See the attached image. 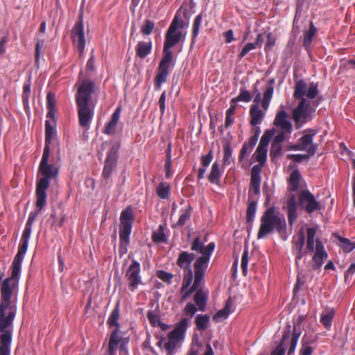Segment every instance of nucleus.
<instances>
[{
	"instance_id": "1",
	"label": "nucleus",
	"mask_w": 355,
	"mask_h": 355,
	"mask_svg": "<svg viewBox=\"0 0 355 355\" xmlns=\"http://www.w3.org/2000/svg\"><path fill=\"white\" fill-rule=\"evenodd\" d=\"M214 249L215 244L213 242L205 245L199 237L193 240L191 250L199 253L200 256L193 262L194 277L190 279L183 277L180 289L181 302L186 301L201 285L204 284V277L208 268L211 255Z\"/></svg>"
},
{
	"instance_id": "2",
	"label": "nucleus",
	"mask_w": 355,
	"mask_h": 355,
	"mask_svg": "<svg viewBox=\"0 0 355 355\" xmlns=\"http://www.w3.org/2000/svg\"><path fill=\"white\" fill-rule=\"evenodd\" d=\"M77 89L75 100L79 125L86 130L90 128L94 116V110L98 102L96 87L94 82L89 79L79 80L75 85Z\"/></svg>"
},
{
	"instance_id": "3",
	"label": "nucleus",
	"mask_w": 355,
	"mask_h": 355,
	"mask_svg": "<svg viewBox=\"0 0 355 355\" xmlns=\"http://www.w3.org/2000/svg\"><path fill=\"white\" fill-rule=\"evenodd\" d=\"M318 93V85L311 83L307 86L306 83L300 80L296 82L294 88L293 97L300 100L296 107L293 110L292 119L295 123L296 129L302 128L308 121L311 119V112H313L310 105L309 99L314 98Z\"/></svg>"
},
{
	"instance_id": "4",
	"label": "nucleus",
	"mask_w": 355,
	"mask_h": 355,
	"mask_svg": "<svg viewBox=\"0 0 355 355\" xmlns=\"http://www.w3.org/2000/svg\"><path fill=\"white\" fill-rule=\"evenodd\" d=\"M28 248L19 245L18 252L12 263V272L6 278L1 287L0 303L17 306V292L21 263Z\"/></svg>"
},
{
	"instance_id": "5",
	"label": "nucleus",
	"mask_w": 355,
	"mask_h": 355,
	"mask_svg": "<svg viewBox=\"0 0 355 355\" xmlns=\"http://www.w3.org/2000/svg\"><path fill=\"white\" fill-rule=\"evenodd\" d=\"M17 306L0 303V355H10L12 343V327Z\"/></svg>"
},
{
	"instance_id": "6",
	"label": "nucleus",
	"mask_w": 355,
	"mask_h": 355,
	"mask_svg": "<svg viewBox=\"0 0 355 355\" xmlns=\"http://www.w3.org/2000/svg\"><path fill=\"white\" fill-rule=\"evenodd\" d=\"M50 151V148H44L38 168V174L42 175L37 182L35 192V194L39 196L40 204L44 202V196H46V190L49 187L50 180L56 178L58 173V168L49 164Z\"/></svg>"
},
{
	"instance_id": "7",
	"label": "nucleus",
	"mask_w": 355,
	"mask_h": 355,
	"mask_svg": "<svg viewBox=\"0 0 355 355\" xmlns=\"http://www.w3.org/2000/svg\"><path fill=\"white\" fill-rule=\"evenodd\" d=\"M188 325V319L182 318L166 337L162 336L159 338L157 345L159 348L165 349L167 355H173L183 340Z\"/></svg>"
},
{
	"instance_id": "8",
	"label": "nucleus",
	"mask_w": 355,
	"mask_h": 355,
	"mask_svg": "<svg viewBox=\"0 0 355 355\" xmlns=\"http://www.w3.org/2000/svg\"><path fill=\"white\" fill-rule=\"evenodd\" d=\"M284 218L279 217L275 214L272 208L268 209L261 218V225L257 234V239H261L276 229L281 232L286 229Z\"/></svg>"
},
{
	"instance_id": "9",
	"label": "nucleus",
	"mask_w": 355,
	"mask_h": 355,
	"mask_svg": "<svg viewBox=\"0 0 355 355\" xmlns=\"http://www.w3.org/2000/svg\"><path fill=\"white\" fill-rule=\"evenodd\" d=\"M300 335L301 331L299 324H295L293 327L288 324L284 329L280 344L272 352L271 355H284L286 347H288V355L294 352Z\"/></svg>"
},
{
	"instance_id": "10",
	"label": "nucleus",
	"mask_w": 355,
	"mask_h": 355,
	"mask_svg": "<svg viewBox=\"0 0 355 355\" xmlns=\"http://www.w3.org/2000/svg\"><path fill=\"white\" fill-rule=\"evenodd\" d=\"M133 220L134 214L132 209L130 207H127L125 209L122 211L120 216L121 225L119 227V250L123 254H125L127 252L126 247L129 244L130 235L132 231Z\"/></svg>"
},
{
	"instance_id": "11",
	"label": "nucleus",
	"mask_w": 355,
	"mask_h": 355,
	"mask_svg": "<svg viewBox=\"0 0 355 355\" xmlns=\"http://www.w3.org/2000/svg\"><path fill=\"white\" fill-rule=\"evenodd\" d=\"M175 65V60L171 50L163 49L162 58L159 63L157 73L155 78V86L157 89H159L162 84L167 80L171 68Z\"/></svg>"
},
{
	"instance_id": "12",
	"label": "nucleus",
	"mask_w": 355,
	"mask_h": 355,
	"mask_svg": "<svg viewBox=\"0 0 355 355\" xmlns=\"http://www.w3.org/2000/svg\"><path fill=\"white\" fill-rule=\"evenodd\" d=\"M298 200L301 209L309 214L320 211L323 209L321 202L309 190L301 191Z\"/></svg>"
},
{
	"instance_id": "13",
	"label": "nucleus",
	"mask_w": 355,
	"mask_h": 355,
	"mask_svg": "<svg viewBox=\"0 0 355 355\" xmlns=\"http://www.w3.org/2000/svg\"><path fill=\"white\" fill-rule=\"evenodd\" d=\"M196 255L193 252L181 251L176 260V264L183 270V277L187 279L194 277V270L192 269V263L196 261Z\"/></svg>"
},
{
	"instance_id": "14",
	"label": "nucleus",
	"mask_w": 355,
	"mask_h": 355,
	"mask_svg": "<svg viewBox=\"0 0 355 355\" xmlns=\"http://www.w3.org/2000/svg\"><path fill=\"white\" fill-rule=\"evenodd\" d=\"M140 272V263L136 260H132L125 275L128 288L132 292L137 288L139 285L142 284V279Z\"/></svg>"
},
{
	"instance_id": "15",
	"label": "nucleus",
	"mask_w": 355,
	"mask_h": 355,
	"mask_svg": "<svg viewBox=\"0 0 355 355\" xmlns=\"http://www.w3.org/2000/svg\"><path fill=\"white\" fill-rule=\"evenodd\" d=\"M179 27L180 20L179 18L175 16L166 31L163 49L171 50L172 47L180 42L182 33L178 31Z\"/></svg>"
},
{
	"instance_id": "16",
	"label": "nucleus",
	"mask_w": 355,
	"mask_h": 355,
	"mask_svg": "<svg viewBox=\"0 0 355 355\" xmlns=\"http://www.w3.org/2000/svg\"><path fill=\"white\" fill-rule=\"evenodd\" d=\"M71 39L74 46L78 49L80 56L83 55L86 40L84 32L83 20L80 18L74 24L71 30Z\"/></svg>"
},
{
	"instance_id": "17",
	"label": "nucleus",
	"mask_w": 355,
	"mask_h": 355,
	"mask_svg": "<svg viewBox=\"0 0 355 355\" xmlns=\"http://www.w3.org/2000/svg\"><path fill=\"white\" fill-rule=\"evenodd\" d=\"M315 135V130H309V133L303 135L291 148L294 150H304L309 155H313L318 150V144L313 143V137Z\"/></svg>"
},
{
	"instance_id": "18",
	"label": "nucleus",
	"mask_w": 355,
	"mask_h": 355,
	"mask_svg": "<svg viewBox=\"0 0 355 355\" xmlns=\"http://www.w3.org/2000/svg\"><path fill=\"white\" fill-rule=\"evenodd\" d=\"M260 168L253 166L251 170V178L248 191V200L257 201L260 194L261 175Z\"/></svg>"
},
{
	"instance_id": "19",
	"label": "nucleus",
	"mask_w": 355,
	"mask_h": 355,
	"mask_svg": "<svg viewBox=\"0 0 355 355\" xmlns=\"http://www.w3.org/2000/svg\"><path fill=\"white\" fill-rule=\"evenodd\" d=\"M305 243V236L303 229H300L299 232L293 236L292 239V250L293 254L295 255V263L298 266L299 261L304 257L306 254V250H304Z\"/></svg>"
},
{
	"instance_id": "20",
	"label": "nucleus",
	"mask_w": 355,
	"mask_h": 355,
	"mask_svg": "<svg viewBox=\"0 0 355 355\" xmlns=\"http://www.w3.org/2000/svg\"><path fill=\"white\" fill-rule=\"evenodd\" d=\"M117 159L118 150L113 147L108 152L105 161L102 174L104 179L108 180L111 177L113 169L116 165Z\"/></svg>"
},
{
	"instance_id": "21",
	"label": "nucleus",
	"mask_w": 355,
	"mask_h": 355,
	"mask_svg": "<svg viewBox=\"0 0 355 355\" xmlns=\"http://www.w3.org/2000/svg\"><path fill=\"white\" fill-rule=\"evenodd\" d=\"M273 84H274L273 79L270 80L268 81V85L266 87V88L263 92V99H261V93L260 92L257 93V94L255 95V97L254 98V105H259V104L260 103H261L262 107L265 110H268L270 103V101L272 99V95H273V92H274Z\"/></svg>"
},
{
	"instance_id": "22",
	"label": "nucleus",
	"mask_w": 355,
	"mask_h": 355,
	"mask_svg": "<svg viewBox=\"0 0 355 355\" xmlns=\"http://www.w3.org/2000/svg\"><path fill=\"white\" fill-rule=\"evenodd\" d=\"M327 257V253L324 250V247L322 241L318 239H316L315 251L312 258V268L314 270L320 269L323 264L324 260L326 259Z\"/></svg>"
},
{
	"instance_id": "23",
	"label": "nucleus",
	"mask_w": 355,
	"mask_h": 355,
	"mask_svg": "<svg viewBox=\"0 0 355 355\" xmlns=\"http://www.w3.org/2000/svg\"><path fill=\"white\" fill-rule=\"evenodd\" d=\"M287 118L288 115L286 111L278 112L274 121V125L279 130H285L287 133H291L292 125Z\"/></svg>"
},
{
	"instance_id": "24",
	"label": "nucleus",
	"mask_w": 355,
	"mask_h": 355,
	"mask_svg": "<svg viewBox=\"0 0 355 355\" xmlns=\"http://www.w3.org/2000/svg\"><path fill=\"white\" fill-rule=\"evenodd\" d=\"M288 211V221L291 226L293 225L297 218V205L295 195H291L286 202Z\"/></svg>"
},
{
	"instance_id": "25",
	"label": "nucleus",
	"mask_w": 355,
	"mask_h": 355,
	"mask_svg": "<svg viewBox=\"0 0 355 355\" xmlns=\"http://www.w3.org/2000/svg\"><path fill=\"white\" fill-rule=\"evenodd\" d=\"M121 107H117L112 115L110 121L105 125L103 132L107 135H114L116 133L117 123L121 116Z\"/></svg>"
},
{
	"instance_id": "26",
	"label": "nucleus",
	"mask_w": 355,
	"mask_h": 355,
	"mask_svg": "<svg viewBox=\"0 0 355 355\" xmlns=\"http://www.w3.org/2000/svg\"><path fill=\"white\" fill-rule=\"evenodd\" d=\"M208 300V292L202 289H198L193 296L195 305H196L200 311H205Z\"/></svg>"
},
{
	"instance_id": "27",
	"label": "nucleus",
	"mask_w": 355,
	"mask_h": 355,
	"mask_svg": "<svg viewBox=\"0 0 355 355\" xmlns=\"http://www.w3.org/2000/svg\"><path fill=\"white\" fill-rule=\"evenodd\" d=\"M250 115L251 118L250 124L253 126H256L261 123L265 114L260 110L259 105H252L250 110Z\"/></svg>"
},
{
	"instance_id": "28",
	"label": "nucleus",
	"mask_w": 355,
	"mask_h": 355,
	"mask_svg": "<svg viewBox=\"0 0 355 355\" xmlns=\"http://www.w3.org/2000/svg\"><path fill=\"white\" fill-rule=\"evenodd\" d=\"M152 50L151 42H139L136 46V55L139 58L144 59L148 54L150 53Z\"/></svg>"
},
{
	"instance_id": "29",
	"label": "nucleus",
	"mask_w": 355,
	"mask_h": 355,
	"mask_svg": "<svg viewBox=\"0 0 355 355\" xmlns=\"http://www.w3.org/2000/svg\"><path fill=\"white\" fill-rule=\"evenodd\" d=\"M35 195H36V198H37L36 203H35V211H32L29 214L28 220L26 223V225H28L30 226H33V224L35 218H37V216H38V214L41 211V210L44 207V206L46 205V196H45L44 202L40 204L39 196L37 194H35Z\"/></svg>"
},
{
	"instance_id": "30",
	"label": "nucleus",
	"mask_w": 355,
	"mask_h": 355,
	"mask_svg": "<svg viewBox=\"0 0 355 355\" xmlns=\"http://www.w3.org/2000/svg\"><path fill=\"white\" fill-rule=\"evenodd\" d=\"M233 305V302L230 298H229L226 303L225 306L223 309L219 310L213 317V320L216 322H219L227 318L231 311V307Z\"/></svg>"
},
{
	"instance_id": "31",
	"label": "nucleus",
	"mask_w": 355,
	"mask_h": 355,
	"mask_svg": "<svg viewBox=\"0 0 355 355\" xmlns=\"http://www.w3.org/2000/svg\"><path fill=\"white\" fill-rule=\"evenodd\" d=\"M54 121L46 120L45 121V146L44 148H50L52 139L55 135Z\"/></svg>"
},
{
	"instance_id": "32",
	"label": "nucleus",
	"mask_w": 355,
	"mask_h": 355,
	"mask_svg": "<svg viewBox=\"0 0 355 355\" xmlns=\"http://www.w3.org/2000/svg\"><path fill=\"white\" fill-rule=\"evenodd\" d=\"M301 178L300 173L298 170L292 171L288 179V189L291 191H295L299 188L300 180Z\"/></svg>"
},
{
	"instance_id": "33",
	"label": "nucleus",
	"mask_w": 355,
	"mask_h": 355,
	"mask_svg": "<svg viewBox=\"0 0 355 355\" xmlns=\"http://www.w3.org/2000/svg\"><path fill=\"white\" fill-rule=\"evenodd\" d=\"M316 232L317 230L315 227H309L306 230L307 239L306 249L308 251L313 252L314 250H315V241L314 239Z\"/></svg>"
},
{
	"instance_id": "34",
	"label": "nucleus",
	"mask_w": 355,
	"mask_h": 355,
	"mask_svg": "<svg viewBox=\"0 0 355 355\" xmlns=\"http://www.w3.org/2000/svg\"><path fill=\"white\" fill-rule=\"evenodd\" d=\"M334 314L335 311L332 309L322 313L320 316V322L326 329H329L331 328Z\"/></svg>"
},
{
	"instance_id": "35",
	"label": "nucleus",
	"mask_w": 355,
	"mask_h": 355,
	"mask_svg": "<svg viewBox=\"0 0 355 355\" xmlns=\"http://www.w3.org/2000/svg\"><path fill=\"white\" fill-rule=\"evenodd\" d=\"M267 151H268V149H264V148L257 147V148L254 154L255 160L257 162H259V164H256L255 166H259L260 172L261 171L262 166L265 164V163L266 162Z\"/></svg>"
},
{
	"instance_id": "36",
	"label": "nucleus",
	"mask_w": 355,
	"mask_h": 355,
	"mask_svg": "<svg viewBox=\"0 0 355 355\" xmlns=\"http://www.w3.org/2000/svg\"><path fill=\"white\" fill-rule=\"evenodd\" d=\"M220 178V172L218 164L216 162L212 164L211 172L209 175L208 179L210 182L218 184Z\"/></svg>"
},
{
	"instance_id": "37",
	"label": "nucleus",
	"mask_w": 355,
	"mask_h": 355,
	"mask_svg": "<svg viewBox=\"0 0 355 355\" xmlns=\"http://www.w3.org/2000/svg\"><path fill=\"white\" fill-rule=\"evenodd\" d=\"M196 327L200 331H203L207 328L209 323V316L205 315H198L195 320Z\"/></svg>"
},
{
	"instance_id": "38",
	"label": "nucleus",
	"mask_w": 355,
	"mask_h": 355,
	"mask_svg": "<svg viewBox=\"0 0 355 355\" xmlns=\"http://www.w3.org/2000/svg\"><path fill=\"white\" fill-rule=\"evenodd\" d=\"M192 212V208L190 206L184 210H181L180 218L177 222L176 225L179 227L184 226L187 222L190 219Z\"/></svg>"
},
{
	"instance_id": "39",
	"label": "nucleus",
	"mask_w": 355,
	"mask_h": 355,
	"mask_svg": "<svg viewBox=\"0 0 355 355\" xmlns=\"http://www.w3.org/2000/svg\"><path fill=\"white\" fill-rule=\"evenodd\" d=\"M119 316H120L119 308L118 306H116L112 310V311L107 320V324L110 327H115L116 328L119 329V324L118 322Z\"/></svg>"
},
{
	"instance_id": "40",
	"label": "nucleus",
	"mask_w": 355,
	"mask_h": 355,
	"mask_svg": "<svg viewBox=\"0 0 355 355\" xmlns=\"http://www.w3.org/2000/svg\"><path fill=\"white\" fill-rule=\"evenodd\" d=\"M316 32L317 30L315 27L313 26V23H311L309 29L304 34V45L306 48L310 46Z\"/></svg>"
},
{
	"instance_id": "41",
	"label": "nucleus",
	"mask_w": 355,
	"mask_h": 355,
	"mask_svg": "<svg viewBox=\"0 0 355 355\" xmlns=\"http://www.w3.org/2000/svg\"><path fill=\"white\" fill-rule=\"evenodd\" d=\"M257 210V200H248V205L247 209V221L252 222L254 218L255 213Z\"/></svg>"
},
{
	"instance_id": "42",
	"label": "nucleus",
	"mask_w": 355,
	"mask_h": 355,
	"mask_svg": "<svg viewBox=\"0 0 355 355\" xmlns=\"http://www.w3.org/2000/svg\"><path fill=\"white\" fill-rule=\"evenodd\" d=\"M31 232H32V226L26 225L24 232L22 233L21 238V241H20V243H19L20 246H24V247L28 248Z\"/></svg>"
},
{
	"instance_id": "43",
	"label": "nucleus",
	"mask_w": 355,
	"mask_h": 355,
	"mask_svg": "<svg viewBox=\"0 0 355 355\" xmlns=\"http://www.w3.org/2000/svg\"><path fill=\"white\" fill-rule=\"evenodd\" d=\"M170 191V187L168 184H165L160 182L156 189L157 195L162 199H166L168 197Z\"/></svg>"
},
{
	"instance_id": "44",
	"label": "nucleus",
	"mask_w": 355,
	"mask_h": 355,
	"mask_svg": "<svg viewBox=\"0 0 355 355\" xmlns=\"http://www.w3.org/2000/svg\"><path fill=\"white\" fill-rule=\"evenodd\" d=\"M152 239L156 243H162L166 241L164 227L162 225H159L157 230L153 233Z\"/></svg>"
},
{
	"instance_id": "45",
	"label": "nucleus",
	"mask_w": 355,
	"mask_h": 355,
	"mask_svg": "<svg viewBox=\"0 0 355 355\" xmlns=\"http://www.w3.org/2000/svg\"><path fill=\"white\" fill-rule=\"evenodd\" d=\"M119 329L115 328L114 331L111 334L110 341H109V351H114L117 345L120 342L121 338L118 335V331Z\"/></svg>"
},
{
	"instance_id": "46",
	"label": "nucleus",
	"mask_w": 355,
	"mask_h": 355,
	"mask_svg": "<svg viewBox=\"0 0 355 355\" xmlns=\"http://www.w3.org/2000/svg\"><path fill=\"white\" fill-rule=\"evenodd\" d=\"M223 165H230L232 162V149L230 144L224 146Z\"/></svg>"
},
{
	"instance_id": "47",
	"label": "nucleus",
	"mask_w": 355,
	"mask_h": 355,
	"mask_svg": "<svg viewBox=\"0 0 355 355\" xmlns=\"http://www.w3.org/2000/svg\"><path fill=\"white\" fill-rule=\"evenodd\" d=\"M339 241L340 247L345 252L348 253L355 249V242H352L349 239L345 238H340Z\"/></svg>"
},
{
	"instance_id": "48",
	"label": "nucleus",
	"mask_w": 355,
	"mask_h": 355,
	"mask_svg": "<svg viewBox=\"0 0 355 355\" xmlns=\"http://www.w3.org/2000/svg\"><path fill=\"white\" fill-rule=\"evenodd\" d=\"M154 28H155L154 22L150 19H146L144 21V24L141 27V33L144 35H149L152 33Z\"/></svg>"
},
{
	"instance_id": "49",
	"label": "nucleus",
	"mask_w": 355,
	"mask_h": 355,
	"mask_svg": "<svg viewBox=\"0 0 355 355\" xmlns=\"http://www.w3.org/2000/svg\"><path fill=\"white\" fill-rule=\"evenodd\" d=\"M31 94V82L30 80L25 82L23 85V94H22V101L24 106L28 105L29 102V96Z\"/></svg>"
},
{
	"instance_id": "50",
	"label": "nucleus",
	"mask_w": 355,
	"mask_h": 355,
	"mask_svg": "<svg viewBox=\"0 0 355 355\" xmlns=\"http://www.w3.org/2000/svg\"><path fill=\"white\" fill-rule=\"evenodd\" d=\"M272 136V132L270 130L266 131L261 138L258 147L267 149Z\"/></svg>"
},
{
	"instance_id": "51",
	"label": "nucleus",
	"mask_w": 355,
	"mask_h": 355,
	"mask_svg": "<svg viewBox=\"0 0 355 355\" xmlns=\"http://www.w3.org/2000/svg\"><path fill=\"white\" fill-rule=\"evenodd\" d=\"M201 23H202V15H198L195 17L193 23V33H192V41L193 42L198 35Z\"/></svg>"
},
{
	"instance_id": "52",
	"label": "nucleus",
	"mask_w": 355,
	"mask_h": 355,
	"mask_svg": "<svg viewBox=\"0 0 355 355\" xmlns=\"http://www.w3.org/2000/svg\"><path fill=\"white\" fill-rule=\"evenodd\" d=\"M147 318L150 323L153 327H157L159 324L160 318L157 313L155 311L150 310L147 313Z\"/></svg>"
},
{
	"instance_id": "53",
	"label": "nucleus",
	"mask_w": 355,
	"mask_h": 355,
	"mask_svg": "<svg viewBox=\"0 0 355 355\" xmlns=\"http://www.w3.org/2000/svg\"><path fill=\"white\" fill-rule=\"evenodd\" d=\"M171 145L169 144L168 146L167 159H166V160L165 162V164H164L166 178H171Z\"/></svg>"
},
{
	"instance_id": "54",
	"label": "nucleus",
	"mask_w": 355,
	"mask_h": 355,
	"mask_svg": "<svg viewBox=\"0 0 355 355\" xmlns=\"http://www.w3.org/2000/svg\"><path fill=\"white\" fill-rule=\"evenodd\" d=\"M249 261V254L248 250H245L243 252L241 257V267L244 275H246L248 272V264Z\"/></svg>"
},
{
	"instance_id": "55",
	"label": "nucleus",
	"mask_w": 355,
	"mask_h": 355,
	"mask_svg": "<svg viewBox=\"0 0 355 355\" xmlns=\"http://www.w3.org/2000/svg\"><path fill=\"white\" fill-rule=\"evenodd\" d=\"M291 133H287L285 130H279V132L275 135L272 142L282 144L285 139L290 137Z\"/></svg>"
},
{
	"instance_id": "56",
	"label": "nucleus",
	"mask_w": 355,
	"mask_h": 355,
	"mask_svg": "<svg viewBox=\"0 0 355 355\" xmlns=\"http://www.w3.org/2000/svg\"><path fill=\"white\" fill-rule=\"evenodd\" d=\"M199 311L198 308L193 303H187L185 306L183 311L186 315H189L191 317H193L196 312Z\"/></svg>"
},
{
	"instance_id": "57",
	"label": "nucleus",
	"mask_w": 355,
	"mask_h": 355,
	"mask_svg": "<svg viewBox=\"0 0 355 355\" xmlns=\"http://www.w3.org/2000/svg\"><path fill=\"white\" fill-rule=\"evenodd\" d=\"M237 101L250 102L252 99L250 93L245 89H241L239 95L236 98Z\"/></svg>"
},
{
	"instance_id": "58",
	"label": "nucleus",
	"mask_w": 355,
	"mask_h": 355,
	"mask_svg": "<svg viewBox=\"0 0 355 355\" xmlns=\"http://www.w3.org/2000/svg\"><path fill=\"white\" fill-rule=\"evenodd\" d=\"M256 49V44L254 43H247L240 53L239 54V58H243L245 55H247L250 51Z\"/></svg>"
},
{
	"instance_id": "59",
	"label": "nucleus",
	"mask_w": 355,
	"mask_h": 355,
	"mask_svg": "<svg viewBox=\"0 0 355 355\" xmlns=\"http://www.w3.org/2000/svg\"><path fill=\"white\" fill-rule=\"evenodd\" d=\"M309 154L307 155H302V154H293L288 155V157L289 159H292L295 162H301L304 160H308L309 157Z\"/></svg>"
},
{
	"instance_id": "60",
	"label": "nucleus",
	"mask_w": 355,
	"mask_h": 355,
	"mask_svg": "<svg viewBox=\"0 0 355 355\" xmlns=\"http://www.w3.org/2000/svg\"><path fill=\"white\" fill-rule=\"evenodd\" d=\"M282 146L280 144L272 143L270 155L272 157H276L280 154Z\"/></svg>"
},
{
	"instance_id": "61",
	"label": "nucleus",
	"mask_w": 355,
	"mask_h": 355,
	"mask_svg": "<svg viewBox=\"0 0 355 355\" xmlns=\"http://www.w3.org/2000/svg\"><path fill=\"white\" fill-rule=\"evenodd\" d=\"M157 277L165 282H170L173 278V275L164 270H159L157 272Z\"/></svg>"
},
{
	"instance_id": "62",
	"label": "nucleus",
	"mask_w": 355,
	"mask_h": 355,
	"mask_svg": "<svg viewBox=\"0 0 355 355\" xmlns=\"http://www.w3.org/2000/svg\"><path fill=\"white\" fill-rule=\"evenodd\" d=\"M166 91H164L160 97H159V99L158 101V104H159V108H160V112H161V114L163 115L165 112V110H166Z\"/></svg>"
},
{
	"instance_id": "63",
	"label": "nucleus",
	"mask_w": 355,
	"mask_h": 355,
	"mask_svg": "<svg viewBox=\"0 0 355 355\" xmlns=\"http://www.w3.org/2000/svg\"><path fill=\"white\" fill-rule=\"evenodd\" d=\"M276 39L271 33L267 35V43L265 46V51H268L270 50L275 44Z\"/></svg>"
},
{
	"instance_id": "64",
	"label": "nucleus",
	"mask_w": 355,
	"mask_h": 355,
	"mask_svg": "<svg viewBox=\"0 0 355 355\" xmlns=\"http://www.w3.org/2000/svg\"><path fill=\"white\" fill-rule=\"evenodd\" d=\"M212 159H213L212 151L209 150V152L207 155H204L201 156L200 160H201L202 165L203 166L207 167L210 164Z\"/></svg>"
}]
</instances>
